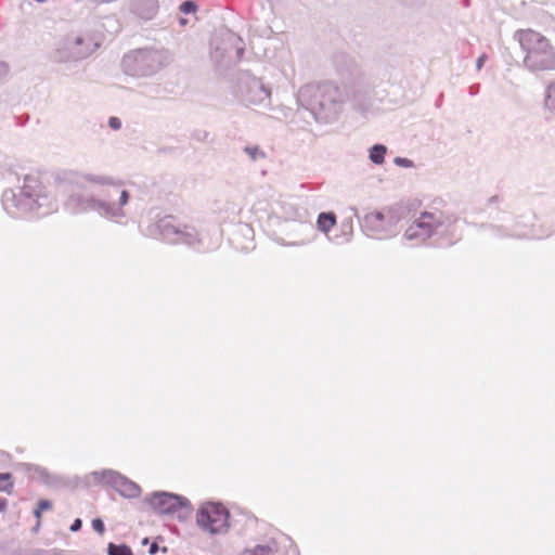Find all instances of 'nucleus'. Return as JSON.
<instances>
[{"mask_svg": "<svg viewBox=\"0 0 555 555\" xmlns=\"http://www.w3.org/2000/svg\"><path fill=\"white\" fill-rule=\"evenodd\" d=\"M64 179L74 188L64 202L66 211L74 215L95 211L109 221L126 223L131 194L124 181L75 170L65 172Z\"/></svg>", "mask_w": 555, "mask_h": 555, "instance_id": "nucleus-1", "label": "nucleus"}, {"mask_svg": "<svg viewBox=\"0 0 555 555\" xmlns=\"http://www.w3.org/2000/svg\"><path fill=\"white\" fill-rule=\"evenodd\" d=\"M2 206L12 217H25L29 214L48 215L57 208L56 199L39 177L27 175L16 190H5Z\"/></svg>", "mask_w": 555, "mask_h": 555, "instance_id": "nucleus-2", "label": "nucleus"}, {"mask_svg": "<svg viewBox=\"0 0 555 555\" xmlns=\"http://www.w3.org/2000/svg\"><path fill=\"white\" fill-rule=\"evenodd\" d=\"M350 99L346 88L332 82L308 83L297 94V102L308 109L317 120L328 122L339 113L341 104Z\"/></svg>", "mask_w": 555, "mask_h": 555, "instance_id": "nucleus-3", "label": "nucleus"}, {"mask_svg": "<svg viewBox=\"0 0 555 555\" xmlns=\"http://www.w3.org/2000/svg\"><path fill=\"white\" fill-rule=\"evenodd\" d=\"M459 219L437 208L422 211L406 228L403 240L411 245H420L430 237H448L453 244L459 240L456 233Z\"/></svg>", "mask_w": 555, "mask_h": 555, "instance_id": "nucleus-4", "label": "nucleus"}, {"mask_svg": "<svg viewBox=\"0 0 555 555\" xmlns=\"http://www.w3.org/2000/svg\"><path fill=\"white\" fill-rule=\"evenodd\" d=\"M524 53L522 64L530 72L555 69V48L541 33L520 29L514 35Z\"/></svg>", "mask_w": 555, "mask_h": 555, "instance_id": "nucleus-5", "label": "nucleus"}, {"mask_svg": "<svg viewBox=\"0 0 555 555\" xmlns=\"http://www.w3.org/2000/svg\"><path fill=\"white\" fill-rule=\"evenodd\" d=\"M151 233L158 235L163 241L170 244H185L188 246L209 250L215 247L208 235L199 233L194 227L181 225L171 216L157 220L152 225Z\"/></svg>", "mask_w": 555, "mask_h": 555, "instance_id": "nucleus-6", "label": "nucleus"}, {"mask_svg": "<svg viewBox=\"0 0 555 555\" xmlns=\"http://www.w3.org/2000/svg\"><path fill=\"white\" fill-rule=\"evenodd\" d=\"M420 206L418 201L401 202L380 211H373L365 215L363 220L364 229L372 236L386 238L397 233L398 223L409 212Z\"/></svg>", "mask_w": 555, "mask_h": 555, "instance_id": "nucleus-7", "label": "nucleus"}, {"mask_svg": "<svg viewBox=\"0 0 555 555\" xmlns=\"http://www.w3.org/2000/svg\"><path fill=\"white\" fill-rule=\"evenodd\" d=\"M170 63V55L164 49H138L122 57V68L133 77L153 76Z\"/></svg>", "mask_w": 555, "mask_h": 555, "instance_id": "nucleus-8", "label": "nucleus"}, {"mask_svg": "<svg viewBox=\"0 0 555 555\" xmlns=\"http://www.w3.org/2000/svg\"><path fill=\"white\" fill-rule=\"evenodd\" d=\"M96 48L91 36L70 33L56 43L51 57L56 63L78 62L90 56Z\"/></svg>", "mask_w": 555, "mask_h": 555, "instance_id": "nucleus-9", "label": "nucleus"}, {"mask_svg": "<svg viewBox=\"0 0 555 555\" xmlns=\"http://www.w3.org/2000/svg\"><path fill=\"white\" fill-rule=\"evenodd\" d=\"M230 512L220 503H203L196 513V525L211 535L224 534L230 528Z\"/></svg>", "mask_w": 555, "mask_h": 555, "instance_id": "nucleus-10", "label": "nucleus"}, {"mask_svg": "<svg viewBox=\"0 0 555 555\" xmlns=\"http://www.w3.org/2000/svg\"><path fill=\"white\" fill-rule=\"evenodd\" d=\"M280 216L286 221H298L296 225L297 234L294 235L295 240L291 242H283L284 246H304L310 244L315 240V233L312 224L306 222L307 212L293 202L280 203Z\"/></svg>", "mask_w": 555, "mask_h": 555, "instance_id": "nucleus-11", "label": "nucleus"}, {"mask_svg": "<svg viewBox=\"0 0 555 555\" xmlns=\"http://www.w3.org/2000/svg\"><path fill=\"white\" fill-rule=\"evenodd\" d=\"M211 57L217 63L238 62L244 54V42L236 34L225 30L211 42Z\"/></svg>", "mask_w": 555, "mask_h": 555, "instance_id": "nucleus-12", "label": "nucleus"}, {"mask_svg": "<svg viewBox=\"0 0 555 555\" xmlns=\"http://www.w3.org/2000/svg\"><path fill=\"white\" fill-rule=\"evenodd\" d=\"M238 93L241 99L250 105L267 107L271 104V90L261 79L248 74L240 78Z\"/></svg>", "mask_w": 555, "mask_h": 555, "instance_id": "nucleus-13", "label": "nucleus"}, {"mask_svg": "<svg viewBox=\"0 0 555 555\" xmlns=\"http://www.w3.org/2000/svg\"><path fill=\"white\" fill-rule=\"evenodd\" d=\"M147 502L159 514L172 515L178 519H185L189 515V501L172 493L155 492Z\"/></svg>", "mask_w": 555, "mask_h": 555, "instance_id": "nucleus-14", "label": "nucleus"}, {"mask_svg": "<svg viewBox=\"0 0 555 555\" xmlns=\"http://www.w3.org/2000/svg\"><path fill=\"white\" fill-rule=\"evenodd\" d=\"M93 477L95 480L112 486L116 491L126 498H137L140 494V487L120 475L119 473L111 469L94 472Z\"/></svg>", "mask_w": 555, "mask_h": 555, "instance_id": "nucleus-15", "label": "nucleus"}, {"mask_svg": "<svg viewBox=\"0 0 555 555\" xmlns=\"http://www.w3.org/2000/svg\"><path fill=\"white\" fill-rule=\"evenodd\" d=\"M157 8V0H141V2L135 4L134 11L142 18L151 20L155 15Z\"/></svg>", "mask_w": 555, "mask_h": 555, "instance_id": "nucleus-16", "label": "nucleus"}, {"mask_svg": "<svg viewBox=\"0 0 555 555\" xmlns=\"http://www.w3.org/2000/svg\"><path fill=\"white\" fill-rule=\"evenodd\" d=\"M336 224V216L334 212H321L317 219V229L325 235H328L330 231Z\"/></svg>", "mask_w": 555, "mask_h": 555, "instance_id": "nucleus-17", "label": "nucleus"}, {"mask_svg": "<svg viewBox=\"0 0 555 555\" xmlns=\"http://www.w3.org/2000/svg\"><path fill=\"white\" fill-rule=\"evenodd\" d=\"M543 107L545 112L555 117V80L551 81L545 88Z\"/></svg>", "mask_w": 555, "mask_h": 555, "instance_id": "nucleus-18", "label": "nucleus"}, {"mask_svg": "<svg viewBox=\"0 0 555 555\" xmlns=\"http://www.w3.org/2000/svg\"><path fill=\"white\" fill-rule=\"evenodd\" d=\"M278 551L275 542H269L267 544H259L251 548H245L242 555H270Z\"/></svg>", "mask_w": 555, "mask_h": 555, "instance_id": "nucleus-19", "label": "nucleus"}, {"mask_svg": "<svg viewBox=\"0 0 555 555\" xmlns=\"http://www.w3.org/2000/svg\"><path fill=\"white\" fill-rule=\"evenodd\" d=\"M387 146L384 144H374L369 150V158L375 165H382L385 162Z\"/></svg>", "mask_w": 555, "mask_h": 555, "instance_id": "nucleus-20", "label": "nucleus"}, {"mask_svg": "<svg viewBox=\"0 0 555 555\" xmlns=\"http://www.w3.org/2000/svg\"><path fill=\"white\" fill-rule=\"evenodd\" d=\"M13 490L12 475L10 473L0 474V492L10 494Z\"/></svg>", "mask_w": 555, "mask_h": 555, "instance_id": "nucleus-21", "label": "nucleus"}, {"mask_svg": "<svg viewBox=\"0 0 555 555\" xmlns=\"http://www.w3.org/2000/svg\"><path fill=\"white\" fill-rule=\"evenodd\" d=\"M244 152L254 162L266 158V153L257 145L245 146Z\"/></svg>", "mask_w": 555, "mask_h": 555, "instance_id": "nucleus-22", "label": "nucleus"}, {"mask_svg": "<svg viewBox=\"0 0 555 555\" xmlns=\"http://www.w3.org/2000/svg\"><path fill=\"white\" fill-rule=\"evenodd\" d=\"M108 554L109 555H132V551L129 546L125 544H108Z\"/></svg>", "mask_w": 555, "mask_h": 555, "instance_id": "nucleus-23", "label": "nucleus"}, {"mask_svg": "<svg viewBox=\"0 0 555 555\" xmlns=\"http://www.w3.org/2000/svg\"><path fill=\"white\" fill-rule=\"evenodd\" d=\"M52 507V503L48 500H41L38 503V507L35 511V516L39 519L41 517V513L43 511L50 509Z\"/></svg>", "mask_w": 555, "mask_h": 555, "instance_id": "nucleus-24", "label": "nucleus"}, {"mask_svg": "<svg viewBox=\"0 0 555 555\" xmlns=\"http://www.w3.org/2000/svg\"><path fill=\"white\" fill-rule=\"evenodd\" d=\"M197 5L193 1H184L180 5V11L184 14L194 13Z\"/></svg>", "mask_w": 555, "mask_h": 555, "instance_id": "nucleus-25", "label": "nucleus"}, {"mask_svg": "<svg viewBox=\"0 0 555 555\" xmlns=\"http://www.w3.org/2000/svg\"><path fill=\"white\" fill-rule=\"evenodd\" d=\"M393 163L399 166V167H403V168H412L414 167V163L409 159V158H405V157H396L393 159Z\"/></svg>", "mask_w": 555, "mask_h": 555, "instance_id": "nucleus-26", "label": "nucleus"}, {"mask_svg": "<svg viewBox=\"0 0 555 555\" xmlns=\"http://www.w3.org/2000/svg\"><path fill=\"white\" fill-rule=\"evenodd\" d=\"M92 528L100 534H102L105 530L104 522L100 518L92 520Z\"/></svg>", "mask_w": 555, "mask_h": 555, "instance_id": "nucleus-27", "label": "nucleus"}, {"mask_svg": "<svg viewBox=\"0 0 555 555\" xmlns=\"http://www.w3.org/2000/svg\"><path fill=\"white\" fill-rule=\"evenodd\" d=\"M108 125L111 128L118 130L121 127V121L117 117H111L108 120Z\"/></svg>", "mask_w": 555, "mask_h": 555, "instance_id": "nucleus-28", "label": "nucleus"}, {"mask_svg": "<svg viewBox=\"0 0 555 555\" xmlns=\"http://www.w3.org/2000/svg\"><path fill=\"white\" fill-rule=\"evenodd\" d=\"M9 65L5 62H0V79L4 78L9 74Z\"/></svg>", "mask_w": 555, "mask_h": 555, "instance_id": "nucleus-29", "label": "nucleus"}, {"mask_svg": "<svg viewBox=\"0 0 555 555\" xmlns=\"http://www.w3.org/2000/svg\"><path fill=\"white\" fill-rule=\"evenodd\" d=\"M487 61V54H481L478 59H477V62H476V67L478 70H480L482 68V66L485 65V62Z\"/></svg>", "mask_w": 555, "mask_h": 555, "instance_id": "nucleus-30", "label": "nucleus"}, {"mask_svg": "<svg viewBox=\"0 0 555 555\" xmlns=\"http://www.w3.org/2000/svg\"><path fill=\"white\" fill-rule=\"evenodd\" d=\"M81 526H82V521H81V519L77 518V519H75V520H74V522L72 524V526H70V530H72L73 532H76V531L80 530Z\"/></svg>", "mask_w": 555, "mask_h": 555, "instance_id": "nucleus-31", "label": "nucleus"}, {"mask_svg": "<svg viewBox=\"0 0 555 555\" xmlns=\"http://www.w3.org/2000/svg\"><path fill=\"white\" fill-rule=\"evenodd\" d=\"M341 230L347 236H349L352 232V227L350 223H341Z\"/></svg>", "mask_w": 555, "mask_h": 555, "instance_id": "nucleus-32", "label": "nucleus"}, {"mask_svg": "<svg viewBox=\"0 0 555 555\" xmlns=\"http://www.w3.org/2000/svg\"><path fill=\"white\" fill-rule=\"evenodd\" d=\"M158 550V545L156 543H152L150 546V554H155Z\"/></svg>", "mask_w": 555, "mask_h": 555, "instance_id": "nucleus-33", "label": "nucleus"}, {"mask_svg": "<svg viewBox=\"0 0 555 555\" xmlns=\"http://www.w3.org/2000/svg\"><path fill=\"white\" fill-rule=\"evenodd\" d=\"M7 507V500H0V512L4 511Z\"/></svg>", "mask_w": 555, "mask_h": 555, "instance_id": "nucleus-34", "label": "nucleus"}, {"mask_svg": "<svg viewBox=\"0 0 555 555\" xmlns=\"http://www.w3.org/2000/svg\"><path fill=\"white\" fill-rule=\"evenodd\" d=\"M475 92H477V89L475 90L474 87H470V93L474 94Z\"/></svg>", "mask_w": 555, "mask_h": 555, "instance_id": "nucleus-35", "label": "nucleus"}]
</instances>
